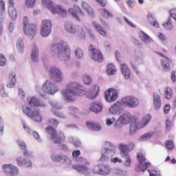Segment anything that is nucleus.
Wrapping results in <instances>:
<instances>
[{
	"label": "nucleus",
	"instance_id": "nucleus-1",
	"mask_svg": "<svg viewBox=\"0 0 176 176\" xmlns=\"http://www.w3.org/2000/svg\"><path fill=\"white\" fill-rule=\"evenodd\" d=\"M100 93V87L94 85L91 91L87 92L83 89V87L76 82L67 84L66 90L62 91V96L66 101H74L76 97L86 96L89 100H94Z\"/></svg>",
	"mask_w": 176,
	"mask_h": 176
},
{
	"label": "nucleus",
	"instance_id": "nucleus-2",
	"mask_svg": "<svg viewBox=\"0 0 176 176\" xmlns=\"http://www.w3.org/2000/svg\"><path fill=\"white\" fill-rule=\"evenodd\" d=\"M151 122V116L147 115L144 116L142 120L138 122V118L135 116H132L130 113H124L120 116L118 120L116 122L114 126L116 129L119 130L122 129L124 124H128L131 123L129 128L130 135L134 134L137 130H141L144 129Z\"/></svg>",
	"mask_w": 176,
	"mask_h": 176
},
{
	"label": "nucleus",
	"instance_id": "nucleus-3",
	"mask_svg": "<svg viewBox=\"0 0 176 176\" xmlns=\"http://www.w3.org/2000/svg\"><path fill=\"white\" fill-rule=\"evenodd\" d=\"M50 52L52 56H55V54H63V56H69V53L71 51L69 50V47L65 43L55 44L51 46Z\"/></svg>",
	"mask_w": 176,
	"mask_h": 176
},
{
	"label": "nucleus",
	"instance_id": "nucleus-4",
	"mask_svg": "<svg viewBox=\"0 0 176 176\" xmlns=\"http://www.w3.org/2000/svg\"><path fill=\"white\" fill-rule=\"evenodd\" d=\"M41 2L43 5L47 6L54 14H60L62 17H65V16L68 14L65 9L63 8L60 6H54L53 2L50 0H41Z\"/></svg>",
	"mask_w": 176,
	"mask_h": 176
},
{
	"label": "nucleus",
	"instance_id": "nucleus-5",
	"mask_svg": "<svg viewBox=\"0 0 176 176\" xmlns=\"http://www.w3.org/2000/svg\"><path fill=\"white\" fill-rule=\"evenodd\" d=\"M23 31L28 36H31V38H34L36 34V31H38V28L36 25L34 23H30L28 21V18L26 16L23 17Z\"/></svg>",
	"mask_w": 176,
	"mask_h": 176
},
{
	"label": "nucleus",
	"instance_id": "nucleus-6",
	"mask_svg": "<svg viewBox=\"0 0 176 176\" xmlns=\"http://www.w3.org/2000/svg\"><path fill=\"white\" fill-rule=\"evenodd\" d=\"M45 131L51 135V139L53 140L54 144H62L63 141H65V135H64V133H60L58 135L57 131L52 126H47Z\"/></svg>",
	"mask_w": 176,
	"mask_h": 176
},
{
	"label": "nucleus",
	"instance_id": "nucleus-7",
	"mask_svg": "<svg viewBox=\"0 0 176 176\" xmlns=\"http://www.w3.org/2000/svg\"><path fill=\"white\" fill-rule=\"evenodd\" d=\"M137 159L139 162L138 165L135 168V171L138 173H141V171H146L148 166H151V163L145 162L146 158L142 153H138Z\"/></svg>",
	"mask_w": 176,
	"mask_h": 176
},
{
	"label": "nucleus",
	"instance_id": "nucleus-8",
	"mask_svg": "<svg viewBox=\"0 0 176 176\" xmlns=\"http://www.w3.org/2000/svg\"><path fill=\"white\" fill-rule=\"evenodd\" d=\"M58 90L56 89L54 85H53L50 81L47 80L43 85V88L40 89L39 93L41 97H43L44 94H56Z\"/></svg>",
	"mask_w": 176,
	"mask_h": 176
},
{
	"label": "nucleus",
	"instance_id": "nucleus-9",
	"mask_svg": "<svg viewBox=\"0 0 176 176\" xmlns=\"http://www.w3.org/2000/svg\"><path fill=\"white\" fill-rule=\"evenodd\" d=\"M22 109L23 113L33 119L34 122H42V116H41V114H39L38 110H34L31 112V108L27 107L26 105H24L22 107Z\"/></svg>",
	"mask_w": 176,
	"mask_h": 176
},
{
	"label": "nucleus",
	"instance_id": "nucleus-10",
	"mask_svg": "<svg viewBox=\"0 0 176 176\" xmlns=\"http://www.w3.org/2000/svg\"><path fill=\"white\" fill-rule=\"evenodd\" d=\"M52 21L49 19H45L41 23V34L43 38H46L50 35L52 32Z\"/></svg>",
	"mask_w": 176,
	"mask_h": 176
},
{
	"label": "nucleus",
	"instance_id": "nucleus-11",
	"mask_svg": "<svg viewBox=\"0 0 176 176\" xmlns=\"http://www.w3.org/2000/svg\"><path fill=\"white\" fill-rule=\"evenodd\" d=\"M122 104L128 108H135L140 105V100L134 96H126L122 98Z\"/></svg>",
	"mask_w": 176,
	"mask_h": 176
},
{
	"label": "nucleus",
	"instance_id": "nucleus-12",
	"mask_svg": "<svg viewBox=\"0 0 176 176\" xmlns=\"http://www.w3.org/2000/svg\"><path fill=\"white\" fill-rule=\"evenodd\" d=\"M89 50L91 53V57L94 61H98V63H102V61H104V56H102V53H101L100 50H97L94 45H91L89 46Z\"/></svg>",
	"mask_w": 176,
	"mask_h": 176
},
{
	"label": "nucleus",
	"instance_id": "nucleus-13",
	"mask_svg": "<svg viewBox=\"0 0 176 176\" xmlns=\"http://www.w3.org/2000/svg\"><path fill=\"white\" fill-rule=\"evenodd\" d=\"M69 13L76 19L77 21H80L85 17V13L78 6H74V8L69 9Z\"/></svg>",
	"mask_w": 176,
	"mask_h": 176
},
{
	"label": "nucleus",
	"instance_id": "nucleus-14",
	"mask_svg": "<svg viewBox=\"0 0 176 176\" xmlns=\"http://www.w3.org/2000/svg\"><path fill=\"white\" fill-rule=\"evenodd\" d=\"M49 75L51 79H53L55 82H61V80H63V73H61V70L57 67H52L50 69Z\"/></svg>",
	"mask_w": 176,
	"mask_h": 176
},
{
	"label": "nucleus",
	"instance_id": "nucleus-15",
	"mask_svg": "<svg viewBox=\"0 0 176 176\" xmlns=\"http://www.w3.org/2000/svg\"><path fill=\"white\" fill-rule=\"evenodd\" d=\"M105 98L108 102H113L118 100V90L110 88L105 91Z\"/></svg>",
	"mask_w": 176,
	"mask_h": 176
},
{
	"label": "nucleus",
	"instance_id": "nucleus-16",
	"mask_svg": "<svg viewBox=\"0 0 176 176\" xmlns=\"http://www.w3.org/2000/svg\"><path fill=\"white\" fill-rule=\"evenodd\" d=\"M5 173H7L9 176H14L19 174V168L13 165H4L3 166Z\"/></svg>",
	"mask_w": 176,
	"mask_h": 176
},
{
	"label": "nucleus",
	"instance_id": "nucleus-17",
	"mask_svg": "<svg viewBox=\"0 0 176 176\" xmlns=\"http://www.w3.org/2000/svg\"><path fill=\"white\" fill-rule=\"evenodd\" d=\"M89 166H90V163L85 162V165L75 164L73 166V168L78 173H82V174H87L89 173Z\"/></svg>",
	"mask_w": 176,
	"mask_h": 176
},
{
	"label": "nucleus",
	"instance_id": "nucleus-18",
	"mask_svg": "<svg viewBox=\"0 0 176 176\" xmlns=\"http://www.w3.org/2000/svg\"><path fill=\"white\" fill-rule=\"evenodd\" d=\"M52 107L51 111L55 115V116L62 118H65V115L60 111L61 107L58 106L57 104H52Z\"/></svg>",
	"mask_w": 176,
	"mask_h": 176
},
{
	"label": "nucleus",
	"instance_id": "nucleus-19",
	"mask_svg": "<svg viewBox=\"0 0 176 176\" xmlns=\"http://www.w3.org/2000/svg\"><path fill=\"white\" fill-rule=\"evenodd\" d=\"M28 102L31 107H41L42 108L46 107V104L41 102L35 97L28 98Z\"/></svg>",
	"mask_w": 176,
	"mask_h": 176
},
{
	"label": "nucleus",
	"instance_id": "nucleus-20",
	"mask_svg": "<svg viewBox=\"0 0 176 176\" xmlns=\"http://www.w3.org/2000/svg\"><path fill=\"white\" fill-rule=\"evenodd\" d=\"M92 25L94 27L96 31L99 32V34H100V35L102 36H107V35H108L107 30H105L101 25H100V23H98L96 21H93Z\"/></svg>",
	"mask_w": 176,
	"mask_h": 176
},
{
	"label": "nucleus",
	"instance_id": "nucleus-21",
	"mask_svg": "<svg viewBox=\"0 0 176 176\" xmlns=\"http://www.w3.org/2000/svg\"><path fill=\"white\" fill-rule=\"evenodd\" d=\"M16 163L18 166L26 167L27 168H30V167H32V162L31 160H28L26 159L21 158V157H19L16 159Z\"/></svg>",
	"mask_w": 176,
	"mask_h": 176
},
{
	"label": "nucleus",
	"instance_id": "nucleus-22",
	"mask_svg": "<svg viewBox=\"0 0 176 176\" xmlns=\"http://www.w3.org/2000/svg\"><path fill=\"white\" fill-rule=\"evenodd\" d=\"M107 145H109V147L106 150V153L102 154L100 157V160L102 162H104V160H109V158L108 157V153H109V152H116V148L115 147V146H113L111 144H109Z\"/></svg>",
	"mask_w": 176,
	"mask_h": 176
},
{
	"label": "nucleus",
	"instance_id": "nucleus-23",
	"mask_svg": "<svg viewBox=\"0 0 176 176\" xmlns=\"http://www.w3.org/2000/svg\"><path fill=\"white\" fill-rule=\"evenodd\" d=\"M121 71L125 79H130L131 78V72H130V69H129L127 65L124 63L122 64Z\"/></svg>",
	"mask_w": 176,
	"mask_h": 176
},
{
	"label": "nucleus",
	"instance_id": "nucleus-24",
	"mask_svg": "<svg viewBox=\"0 0 176 176\" xmlns=\"http://www.w3.org/2000/svg\"><path fill=\"white\" fill-rule=\"evenodd\" d=\"M153 105L155 109H160V107H162V99L160 98V94H153Z\"/></svg>",
	"mask_w": 176,
	"mask_h": 176
},
{
	"label": "nucleus",
	"instance_id": "nucleus-25",
	"mask_svg": "<svg viewBox=\"0 0 176 176\" xmlns=\"http://www.w3.org/2000/svg\"><path fill=\"white\" fill-rule=\"evenodd\" d=\"M10 82L7 85V87L12 89L16 85V74L14 72H11L9 75Z\"/></svg>",
	"mask_w": 176,
	"mask_h": 176
},
{
	"label": "nucleus",
	"instance_id": "nucleus-26",
	"mask_svg": "<svg viewBox=\"0 0 176 176\" xmlns=\"http://www.w3.org/2000/svg\"><path fill=\"white\" fill-rule=\"evenodd\" d=\"M86 126L91 129V130H94V131H100L101 130V125L98 123L87 122Z\"/></svg>",
	"mask_w": 176,
	"mask_h": 176
},
{
	"label": "nucleus",
	"instance_id": "nucleus-27",
	"mask_svg": "<svg viewBox=\"0 0 176 176\" xmlns=\"http://www.w3.org/2000/svg\"><path fill=\"white\" fill-rule=\"evenodd\" d=\"M90 109L91 111H92V112H96V113H98L101 112V111H102V104L100 102L93 103L91 105Z\"/></svg>",
	"mask_w": 176,
	"mask_h": 176
},
{
	"label": "nucleus",
	"instance_id": "nucleus-28",
	"mask_svg": "<svg viewBox=\"0 0 176 176\" xmlns=\"http://www.w3.org/2000/svg\"><path fill=\"white\" fill-rule=\"evenodd\" d=\"M165 58H166V60H163L161 61L162 66L165 71H170L171 68L170 66V64H171V59L167 57H165Z\"/></svg>",
	"mask_w": 176,
	"mask_h": 176
},
{
	"label": "nucleus",
	"instance_id": "nucleus-29",
	"mask_svg": "<svg viewBox=\"0 0 176 176\" xmlns=\"http://www.w3.org/2000/svg\"><path fill=\"white\" fill-rule=\"evenodd\" d=\"M100 13L101 16L104 17V19H111V18L113 17V14H112V12H111L110 11H109L108 10H107L105 8L100 9Z\"/></svg>",
	"mask_w": 176,
	"mask_h": 176
},
{
	"label": "nucleus",
	"instance_id": "nucleus-30",
	"mask_svg": "<svg viewBox=\"0 0 176 176\" xmlns=\"http://www.w3.org/2000/svg\"><path fill=\"white\" fill-rule=\"evenodd\" d=\"M120 107H122V103L116 102L109 109L110 113H112V115H115V113H118V112H119V110L120 109Z\"/></svg>",
	"mask_w": 176,
	"mask_h": 176
},
{
	"label": "nucleus",
	"instance_id": "nucleus-31",
	"mask_svg": "<svg viewBox=\"0 0 176 176\" xmlns=\"http://www.w3.org/2000/svg\"><path fill=\"white\" fill-rule=\"evenodd\" d=\"M147 19L153 25V27H155L156 28H159V23L156 20H155V18L153 17V14L152 13H148L147 15Z\"/></svg>",
	"mask_w": 176,
	"mask_h": 176
},
{
	"label": "nucleus",
	"instance_id": "nucleus-32",
	"mask_svg": "<svg viewBox=\"0 0 176 176\" xmlns=\"http://www.w3.org/2000/svg\"><path fill=\"white\" fill-rule=\"evenodd\" d=\"M82 8L84 10H86L89 16H93V14H94L93 8H91V7H90V6H89V4L85 1L82 3Z\"/></svg>",
	"mask_w": 176,
	"mask_h": 176
},
{
	"label": "nucleus",
	"instance_id": "nucleus-33",
	"mask_svg": "<svg viewBox=\"0 0 176 176\" xmlns=\"http://www.w3.org/2000/svg\"><path fill=\"white\" fill-rule=\"evenodd\" d=\"M108 174H111V167L109 165L101 164L100 175H108Z\"/></svg>",
	"mask_w": 176,
	"mask_h": 176
},
{
	"label": "nucleus",
	"instance_id": "nucleus-34",
	"mask_svg": "<svg viewBox=\"0 0 176 176\" xmlns=\"http://www.w3.org/2000/svg\"><path fill=\"white\" fill-rule=\"evenodd\" d=\"M107 73L108 75H115L116 74V67L115 65L109 63L107 67Z\"/></svg>",
	"mask_w": 176,
	"mask_h": 176
},
{
	"label": "nucleus",
	"instance_id": "nucleus-35",
	"mask_svg": "<svg viewBox=\"0 0 176 176\" xmlns=\"http://www.w3.org/2000/svg\"><path fill=\"white\" fill-rule=\"evenodd\" d=\"M65 27L66 31H67V32H70V34H75V32H76V27L70 23H65Z\"/></svg>",
	"mask_w": 176,
	"mask_h": 176
},
{
	"label": "nucleus",
	"instance_id": "nucleus-36",
	"mask_svg": "<svg viewBox=\"0 0 176 176\" xmlns=\"http://www.w3.org/2000/svg\"><path fill=\"white\" fill-rule=\"evenodd\" d=\"M8 12L12 20L17 19V11L14 7H9Z\"/></svg>",
	"mask_w": 176,
	"mask_h": 176
},
{
	"label": "nucleus",
	"instance_id": "nucleus-37",
	"mask_svg": "<svg viewBox=\"0 0 176 176\" xmlns=\"http://www.w3.org/2000/svg\"><path fill=\"white\" fill-rule=\"evenodd\" d=\"M120 153H122V156H126L129 155V147L126 144H120L119 146Z\"/></svg>",
	"mask_w": 176,
	"mask_h": 176
},
{
	"label": "nucleus",
	"instance_id": "nucleus-38",
	"mask_svg": "<svg viewBox=\"0 0 176 176\" xmlns=\"http://www.w3.org/2000/svg\"><path fill=\"white\" fill-rule=\"evenodd\" d=\"M164 93L166 100H171V98H173V89H171V87H167L165 88Z\"/></svg>",
	"mask_w": 176,
	"mask_h": 176
},
{
	"label": "nucleus",
	"instance_id": "nucleus-39",
	"mask_svg": "<svg viewBox=\"0 0 176 176\" xmlns=\"http://www.w3.org/2000/svg\"><path fill=\"white\" fill-rule=\"evenodd\" d=\"M52 159L54 162H61V160H64L65 162V160H67L68 159V157L65 155H53L52 156Z\"/></svg>",
	"mask_w": 176,
	"mask_h": 176
},
{
	"label": "nucleus",
	"instance_id": "nucleus-40",
	"mask_svg": "<svg viewBox=\"0 0 176 176\" xmlns=\"http://www.w3.org/2000/svg\"><path fill=\"white\" fill-rule=\"evenodd\" d=\"M140 38L142 42H145V43H148V42H151L152 38L148 36V34H145V32H142V34H140Z\"/></svg>",
	"mask_w": 176,
	"mask_h": 176
},
{
	"label": "nucleus",
	"instance_id": "nucleus-41",
	"mask_svg": "<svg viewBox=\"0 0 176 176\" xmlns=\"http://www.w3.org/2000/svg\"><path fill=\"white\" fill-rule=\"evenodd\" d=\"M38 47H34V50H32V61H38Z\"/></svg>",
	"mask_w": 176,
	"mask_h": 176
},
{
	"label": "nucleus",
	"instance_id": "nucleus-42",
	"mask_svg": "<svg viewBox=\"0 0 176 176\" xmlns=\"http://www.w3.org/2000/svg\"><path fill=\"white\" fill-rule=\"evenodd\" d=\"M122 157H125L124 166H125V167H130V166H131V157H130V155H124Z\"/></svg>",
	"mask_w": 176,
	"mask_h": 176
},
{
	"label": "nucleus",
	"instance_id": "nucleus-43",
	"mask_svg": "<svg viewBox=\"0 0 176 176\" xmlns=\"http://www.w3.org/2000/svg\"><path fill=\"white\" fill-rule=\"evenodd\" d=\"M152 137H153V133L148 132L142 135L140 139L142 141H146V140H149V138H152Z\"/></svg>",
	"mask_w": 176,
	"mask_h": 176
},
{
	"label": "nucleus",
	"instance_id": "nucleus-44",
	"mask_svg": "<svg viewBox=\"0 0 176 176\" xmlns=\"http://www.w3.org/2000/svg\"><path fill=\"white\" fill-rule=\"evenodd\" d=\"M83 82L85 85H91V83H93V80L87 74H85L83 76Z\"/></svg>",
	"mask_w": 176,
	"mask_h": 176
},
{
	"label": "nucleus",
	"instance_id": "nucleus-45",
	"mask_svg": "<svg viewBox=\"0 0 176 176\" xmlns=\"http://www.w3.org/2000/svg\"><path fill=\"white\" fill-rule=\"evenodd\" d=\"M49 124H51V126H53L54 127H57L59 124L58 120H57L55 118H50L48 120Z\"/></svg>",
	"mask_w": 176,
	"mask_h": 176
},
{
	"label": "nucleus",
	"instance_id": "nucleus-46",
	"mask_svg": "<svg viewBox=\"0 0 176 176\" xmlns=\"http://www.w3.org/2000/svg\"><path fill=\"white\" fill-rule=\"evenodd\" d=\"M166 148L169 151H173L174 149V143L171 140H168L165 142Z\"/></svg>",
	"mask_w": 176,
	"mask_h": 176
},
{
	"label": "nucleus",
	"instance_id": "nucleus-47",
	"mask_svg": "<svg viewBox=\"0 0 176 176\" xmlns=\"http://www.w3.org/2000/svg\"><path fill=\"white\" fill-rule=\"evenodd\" d=\"M16 144L19 145V146L21 149V151H25V149H27V144H25V142H24L21 140H18L16 142Z\"/></svg>",
	"mask_w": 176,
	"mask_h": 176
},
{
	"label": "nucleus",
	"instance_id": "nucleus-48",
	"mask_svg": "<svg viewBox=\"0 0 176 176\" xmlns=\"http://www.w3.org/2000/svg\"><path fill=\"white\" fill-rule=\"evenodd\" d=\"M150 176H160L161 175L160 172L157 169L148 170Z\"/></svg>",
	"mask_w": 176,
	"mask_h": 176
},
{
	"label": "nucleus",
	"instance_id": "nucleus-49",
	"mask_svg": "<svg viewBox=\"0 0 176 176\" xmlns=\"http://www.w3.org/2000/svg\"><path fill=\"white\" fill-rule=\"evenodd\" d=\"M75 54L77 58H82V57H83V51L80 48H77Z\"/></svg>",
	"mask_w": 176,
	"mask_h": 176
},
{
	"label": "nucleus",
	"instance_id": "nucleus-50",
	"mask_svg": "<svg viewBox=\"0 0 176 176\" xmlns=\"http://www.w3.org/2000/svg\"><path fill=\"white\" fill-rule=\"evenodd\" d=\"M94 173L95 174H100L101 175V164L96 165L94 167Z\"/></svg>",
	"mask_w": 176,
	"mask_h": 176
},
{
	"label": "nucleus",
	"instance_id": "nucleus-51",
	"mask_svg": "<svg viewBox=\"0 0 176 176\" xmlns=\"http://www.w3.org/2000/svg\"><path fill=\"white\" fill-rule=\"evenodd\" d=\"M166 30H173V24H171V21L168 20L166 23L163 24Z\"/></svg>",
	"mask_w": 176,
	"mask_h": 176
},
{
	"label": "nucleus",
	"instance_id": "nucleus-52",
	"mask_svg": "<svg viewBox=\"0 0 176 176\" xmlns=\"http://www.w3.org/2000/svg\"><path fill=\"white\" fill-rule=\"evenodd\" d=\"M36 0H26L25 5L28 8H32L34 5H35V2Z\"/></svg>",
	"mask_w": 176,
	"mask_h": 176
},
{
	"label": "nucleus",
	"instance_id": "nucleus-53",
	"mask_svg": "<svg viewBox=\"0 0 176 176\" xmlns=\"http://www.w3.org/2000/svg\"><path fill=\"white\" fill-rule=\"evenodd\" d=\"M6 65V58L3 54H0V65L3 67V65Z\"/></svg>",
	"mask_w": 176,
	"mask_h": 176
},
{
	"label": "nucleus",
	"instance_id": "nucleus-54",
	"mask_svg": "<svg viewBox=\"0 0 176 176\" xmlns=\"http://www.w3.org/2000/svg\"><path fill=\"white\" fill-rule=\"evenodd\" d=\"M78 34L80 38H86V34L85 33V30H83V29L80 28L78 30Z\"/></svg>",
	"mask_w": 176,
	"mask_h": 176
},
{
	"label": "nucleus",
	"instance_id": "nucleus-55",
	"mask_svg": "<svg viewBox=\"0 0 176 176\" xmlns=\"http://www.w3.org/2000/svg\"><path fill=\"white\" fill-rule=\"evenodd\" d=\"M111 163H123V160L119 157H113L111 159Z\"/></svg>",
	"mask_w": 176,
	"mask_h": 176
},
{
	"label": "nucleus",
	"instance_id": "nucleus-56",
	"mask_svg": "<svg viewBox=\"0 0 176 176\" xmlns=\"http://www.w3.org/2000/svg\"><path fill=\"white\" fill-rule=\"evenodd\" d=\"M157 37L162 42H166L167 41V38L166 37V35L163 34L162 33H159L157 35Z\"/></svg>",
	"mask_w": 176,
	"mask_h": 176
},
{
	"label": "nucleus",
	"instance_id": "nucleus-57",
	"mask_svg": "<svg viewBox=\"0 0 176 176\" xmlns=\"http://www.w3.org/2000/svg\"><path fill=\"white\" fill-rule=\"evenodd\" d=\"M115 122V119L112 118L111 119L107 118L106 120V123L107 126H112L113 123Z\"/></svg>",
	"mask_w": 176,
	"mask_h": 176
},
{
	"label": "nucleus",
	"instance_id": "nucleus-58",
	"mask_svg": "<svg viewBox=\"0 0 176 176\" xmlns=\"http://www.w3.org/2000/svg\"><path fill=\"white\" fill-rule=\"evenodd\" d=\"M126 3H127L128 6H129V8H134V6L135 5V1H134L133 0H128L126 1Z\"/></svg>",
	"mask_w": 176,
	"mask_h": 176
},
{
	"label": "nucleus",
	"instance_id": "nucleus-59",
	"mask_svg": "<svg viewBox=\"0 0 176 176\" xmlns=\"http://www.w3.org/2000/svg\"><path fill=\"white\" fill-rule=\"evenodd\" d=\"M170 109H171L170 104L165 105L164 107V113H168V112H170Z\"/></svg>",
	"mask_w": 176,
	"mask_h": 176
},
{
	"label": "nucleus",
	"instance_id": "nucleus-60",
	"mask_svg": "<svg viewBox=\"0 0 176 176\" xmlns=\"http://www.w3.org/2000/svg\"><path fill=\"white\" fill-rule=\"evenodd\" d=\"M170 16L175 20L176 21V10H170Z\"/></svg>",
	"mask_w": 176,
	"mask_h": 176
},
{
	"label": "nucleus",
	"instance_id": "nucleus-61",
	"mask_svg": "<svg viewBox=\"0 0 176 176\" xmlns=\"http://www.w3.org/2000/svg\"><path fill=\"white\" fill-rule=\"evenodd\" d=\"M80 155V151L76 150L72 152V156L73 157H77V156H79Z\"/></svg>",
	"mask_w": 176,
	"mask_h": 176
},
{
	"label": "nucleus",
	"instance_id": "nucleus-62",
	"mask_svg": "<svg viewBox=\"0 0 176 176\" xmlns=\"http://www.w3.org/2000/svg\"><path fill=\"white\" fill-rule=\"evenodd\" d=\"M23 127L24 130L27 131V133H31V129L28 126H27L25 123H23Z\"/></svg>",
	"mask_w": 176,
	"mask_h": 176
},
{
	"label": "nucleus",
	"instance_id": "nucleus-63",
	"mask_svg": "<svg viewBox=\"0 0 176 176\" xmlns=\"http://www.w3.org/2000/svg\"><path fill=\"white\" fill-rule=\"evenodd\" d=\"M128 150L129 151H133V149H134V148L135 147V145L134 144V143L131 142V143H129L128 144Z\"/></svg>",
	"mask_w": 176,
	"mask_h": 176
},
{
	"label": "nucleus",
	"instance_id": "nucleus-64",
	"mask_svg": "<svg viewBox=\"0 0 176 176\" xmlns=\"http://www.w3.org/2000/svg\"><path fill=\"white\" fill-rule=\"evenodd\" d=\"M171 79H172V81L173 82H175L176 80V72H172V74H171Z\"/></svg>",
	"mask_w": 176,
	"mask_h": 176
}]
</instances>
